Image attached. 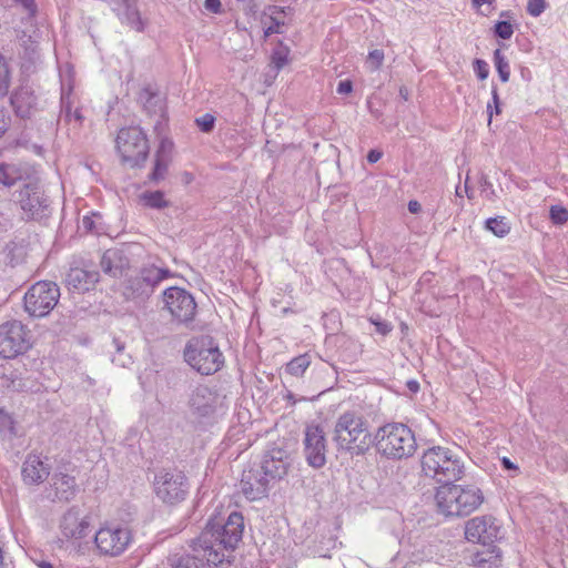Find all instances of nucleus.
<instances>
[{
  "mask_svg": "<svg viewBox=\"0 0 568 568\" xmlns=\"http://www.w3.org/2000/svg\"><path fill=\"white\" fill-rule=\"evenodd\" d=\"M493 60L500 81L508 82L510 78L509 62L500 49L494 51Z\"/></svg>",
  "mask_w": 568,
  "mask_h": 568,
  "instance_id": "2f4dec72",
  "label": "nucleus"
},
{
  "mask_svg": "<svg viewBox=\"0 0 568 568\" xmlns=\"http://www.w3.org/2000/svg\"><path fill=\"white\" fill-rule=\"evenodd\" d=\"M416 449L417 443L413 430L402 423H393V459L413 457Z\"/></svg>",
  "mask_w": 568,
  "mask_h": 568,
  "instance_id": "a211bd4d",
  "label": "nucleus"
},
{
  "mask_svg": "<svg viewBox=\"0 0 568 568\" xmlns=\"http://www.w3.org/2000/svg\"><path fill=\"white\" fill-rule=\"evenodd\" d=\"M501 561V551L495 545L481 546L471 556V564L476 568H497Z\"/></svg>",
  "mask_w": 568,
  "mask_h": 568,
  "instance_id": "cd10ccee",
  "label": "nucleus"
},
{
  "mask_svg": "<svg viewBox=\"0 0 568 568\" xmlns=\"http://www.w3.org/2000/svg\"><path fill=\"white\" fill-rule=\"evenodd\" d=\"M99 280V273L82 267H72L67 274V285L78 292L89 291Z\"/></svg>",
  "mask_w": 568,
  "mask_h": 568,
  "instance_id": "a878e982",
  "label": "nucleus"
},
{
  "mask_svg": "<svg viewBox=\"0 0 568 568\" xmlns=\"http://www.w3.org/2000/svg\"><path fill=\"white\" fill-rule=\"evenodd\" d=\"M17 201L28 219L42 220L50 214L49 199L36 181L23 185L18 192Z\"/></svg>",
  "mask_w": 568,
  "mask_h": 568,
  "instance_id": "ddd939ff",
  "label": "nucleus"
},
{
  "mask_svg": "<svg viewBox=\"0 0 568 568\" xmlns=\"http://www.w3.org/2000/svg\"><path fill=\"white\" fill-rule=\"evenodd\" d=\"M22 171L16 164L0 163V183L11 186L22 180Z\"/></svg>",
  "mask_w": 568,
  "mask_h": 568,
  "instance_id": "c85d7f7f",
  "label": "nucleus"
},
{
  "mask_svg": "<svg viewBox=\"0 0 568 568\" xmlns=\"http://www.w3.org/2000/svg\"><path fill=\"white\" fill-rule=\"evenodd\" d=\"M154 101V103L156 104L158 102H161L160 98L158 97H151L148 101V103H152Z\"/></svg>",
  "mask_w": 568,
  "mask_h": 568,
  "instance_id": "338daca9",
  "label": "nucleus"
},
{
  "mask_svg": "<svg viewBox=\"0 0 568 568\" xmlns=\"http://www.w3.org/2000/svg\"><path fill=\"white\" fill-rule=\"evenodd\" d=\"M547 469L552 473L565 474L568 470V456L566 450L556 443L545 444L541 448Z\"/></svg>",
  "mask_w": 568,
  "mask_h": 568,
  "instance_id": "393cba45",
  "label": "nucleus"
},
{
  "mask_svg": "<svg viewBox=\"0 0 568 568\" xmlns=\"http://www.w3.org/2000/svg\"><path fill=\"white\" fill-rule=\"evenodd\" d=\"M17 435L16 423L12 416L0 408V436L3 439H12Z\"/></svg>",
  "mask_w": 568,
  "mask_h": 568,
  "instance_id": "473e14b6",
  "label": "nucleus"
},
{
  "mask_svg": "<svg viewBox=\"0 0 568 568\" xmlns=\"http://www.w3.org/2000/svg\"><path fill=\"white\" fill-rule=\"evenodd\" d=\"M48 565H50V564L45 562V561H42L41 564H39V567L40 568H47Z\"/></svg>",
  "mask_w": 568,
  "mask_h": 568,
  "instance_id": "774afa93",
  "label": "nucleus"
},
{
  "mask_svg": "<svg viewBox=\"0 0 568 568\" xmlns=\"http://www.w3.org/2000/svg\"><path fill=\"white\" fill-rule=\"evenodd\" d=\"M399 97H400V99H402V100L407 101V100H408V97H409V91H408V89H407V88H405V87H402V88L399 89Z\"/></svg>",
  "mask_w": 568,
  "mask_h": 568,
  "instance_id": "0e129e2a",
  "label": "nucleus"
},
{
  "mask_svg": "<svg viewBox=\"0 0 568 568\" xmlns=\"http://www.w3.org/2000/svg\"><path fill=\"white\" fill-rule=\"evenodd\" d=\"M31 346L30 334L19 321H9L0 325V356L14 358Z\"/></svg>",
  "mask_w": 568,
  "mask_h": 568,
  "instance_id": "f8f14e48",
  "label": "nucleus"
},
{
  "mask_svg": "<svg viewBox=\"0 0 568 568\" xmlns=\"http://www.w3.org/2000/svg\"><path fill=\"white\" fill-rule=\"evenodd\" d=\"M115 150L122 164L129 168L141 166L149 154L146 135L140 126L122 128L115 139Z\"/></svg>",
  "mask_w": 568,
  "mask_h": 568,
  "instance_id": "423d86ee",
  "label": "nucleus"
},
{
  "mask_svg": "<svg viewBox=\"0 0 568 568\" xmlns=\"http://www.w3.org/2000/svg\"><path fill=\"white\" fill-rule=\"evenodd\" d=\"M377 331L381 333V334H386L387 333V324L385 323H381V322H374Z\"/></svg>",
  "mask_w": 568,
  "mask_h": 568,
  "instance_id": "680f3d73",
  "label": "nucleus"
},
{
  "mask_svg": "<svg viewBox=\"0 0 568 568\" xmlns=\"http://www.w3.org/2000/svg\"><path fill=\"white\" fill-rule=\"evenodd\" d=\"M520 73H521V78L524 80H526V81H530L531 80V73H530V70L528 68H521Z\"/></svg>",
  "mask_w": 568,
  "mask_h": 568,
  "instance_id": "e2e57ef3",
  "label": "nucleus"
},
{
  "mask_svg": "<svg viewBox=\"0 0 568 568\" xmlns=\"http://www.w3.org/2000/svg\"><path fill=\"white\" fill-rule=\"evenodd\" d=\"M485 227L498 237H504L510 232L509 223L505 216L489 217L485 221Z\"/></svg>",
  "mask_w": 568,
  "mask_h": 568,
  "instance_id": "c756f323",
  "label": "nucleus"
},
{
  "mask_svg": "<svg viewBox=\"0 0 568 568\" xmlns=\"http://www.w3.org/2000/svg\"><path fill=\"white\" fill-rule=\"evenodd\" d=\"M405 386H406L408 393L412 394V395L417 394L419 392V388H420V385H419L417 379H408L405 383Z\"/></svg>",
  "mask_w": 568,
  "mask_h": 568,
  "instance_id": "6e6d98bb",
  "label": "nucleus"
},
{
  "mask_svg": "<svg viewBox=\"0 0 568 568\" xmlns=\"http://www.w3.org/2000/svg\"><path fill=\"white\" fill-rule=\"evenodd\" d=\"M333 439L337 449L356 456L364 455L373 444L366 422L354 412H345L337 418Z\"/></svg>",
  "mask_w": 568,
  "mask_h": 568,
  "instance_id": "20e7f679",
  "label": "nucleus"
},
{
  "mask_svg": "<svg viewBox=\"0 0 568 568\" xmlns=\"http://www.w3.org/2000/svg\"><path fill=\"white\" fill-rule=\"evenodd\" d=\"M53 490V499L58 501H70L78 494L75 478L64 473H55L50 483Z\"/></svg>",
  "mask_w": 568,
  "mask_h": 568,
  "instance_id": "b1692460",
  "label": "nucleus"
},
{
  "mask_svg": "<svg viewBox=\"0 0 568 568\" xmlns=\"http://www.w3.org/2000/svg\"><path fill=\"white\" fill-rule=\"evenodd\" d=\"M388 425H384L378 428L377 433L374 436V445L377 449V452L388 458V448L389 443L386 442V439L389 436V433L387 432Z\"/></svg>",
  "mask_w": 568,
  "mask_h": 568,
  "instance_id": "f704fd0d",
  "label": "nucleus"
},
{
  "mask_svg": "<svg viewBox=\"0 0 568 568\" xmlns=\"http://www.w3.org/2000/svg\"><path fill=\"white\" fill-rule=\"evenodd\" d=\"M10 85V75L8 65L0 54V97H4L8 93Z\"/></svg>",
  "mask_w": 568,
  "mask_h": 568,
  "instance_id": "79ce46f5",
  "label": "nucleus"
},
{
  "mask_svg": "<svg viewBox=\"0 0 568 568\" xmlns=\"http://www.w3.org/2000/svg\"><path fill=\"white\" fill-rule=\"evenodd\" d=\"M384 57L385 55L382 50L375 49V50L371 51L368 53L367 61H366L367 68L371 71L377 70L379 68V65L382 64Z\"/></svg>",
  "mask_w": 568,
  "mask_h": 568,
  "instance_id": "37998d69",
  "label": "nucleus"
},
{
  "mask_svg": "<svg viewBox=\"0 0 568 568\" xmlns=\"http://www.w3.org/2000/svg\"><path fill=\"white\" fill-rule=\"evenodd\" d=\"M169 162L170 161H168V159L155 158L154 168L150 175L151 181L159 182L164 179L165 173L168 171Z\"/></svg>",
  "mask_w": 568,
  "mask_h": 568,
  "instance_id": "a19ab883",
  "label": "nucleus"
},
{
  "mask_svg": "<svg viewBox=\"0 0 568 568\" xmlns=\"http://www.w3.org/2000/svg\"><path fill=\"white\" fill-rule=\"evenodd\" d=\"M131 541V530L115 523L102 525L94 534V546L101 556L118 557L128 549Z\"/></svg>",
  "mask_w": 568,
  "mask_h": 568,
  "instance_id": "6e6552de",
  "label": "nucleus"
},
{
  "mask_svg": "<svg viewBox=\"0 0 568 568\" xmlns=\"http://www.w3.org/2000/svg\"><path fill=\"white\" fill-rule=\"evenodd\" d=\"M474 72L479 80H486L489 75V65L483 59H475L473 62Z\"/></svg>",
  "mask_w": 568,
  "mask_h": 568,
  "instance_id": "a18cd8bd",
  "label": "nucleus"
},
{
  "mask_svg": "<svg viewBox=\"0 0 568 568\" xmlns=\"http://www.w3.org/2000/svg\"><path fill=\"white\" fill-rule=\"evenodd\" d=\"M501 112V103L498 94V89L496 84L491 85V101L487 103V113L488 121H491L494 114H500Z\"/></svg>",
  "mask_w": 568,
  "mask_h": 568,
  "instance_id": "ea45409f",
  "label": "nucleus"
},
{
  "mask_svg": "<svg viewBox=\"0 0 568 568\" xmlns=\"http://www.w3.org/2000/svg\"><path fill=\"white\" fill-rule=\"evenodd\" d=\"M304 455L313 468H322L326 464L327 442L324 428L318 424H308L304 430Z\"/></svg>",
  "mask_w": 568,
  "mask_h": 568,
  "instance_id": "2eb2a0df",
  "label": "nucleus"
},
{
  "mask_svg": "<svg viewBox=\"0 0 568 568\" xmlns=\"http://www.w3.org/2000/svg\"><path fill=\"white\" fill-rule=\"evenodd\" d=\"M465 536L468 541L478 542L481 546L494 545L501 538L499 521L489 515L469 519L465 527Z\"/></svg>",
  "mask_w": 568,
  "mask_h": 568,
  "instance_id": "dca6fc26",
  "label": "nucleus"
},
{
  "mask_svg": "<svg viewBox=\"0 0 568 568\" xmlns=\"http://www.w3.org/2000/svg\"><path fill=\"white\" fill-rule=\"evenodd\" d=\"M216 404V393L203 385L195 387L189 399V405L193 414L202 417L211 415L215 410Z\"/></svg>",
  "mask_w": 568,
  "mask_h": 568,
  "instance_id": "412c9836",
  "label": "nucleus"
},
{
  "mask_svg": "<svg viewBox=\"0 0 568 568\" xmlns=\"http://www.w3.org/2000/svg\"><path fill=\"white\" fill-rule=\"evenodd\" d=\"M11 104L20 118H29L37 109V98L29 87H21L11 97Z\"/></svg>",
  "mask_w": 568,
  "mask_h": 568,
  "instance_id": "bb28decb",
  "label": "nucleus"
},
{
  "mask_svg": "<svg viewBox=\"0 0 568 568\" xmlns=\"http://www.w3.org/2000/svg\"><path fill=\"white\" fill-rule=\"evenodd\" d=\"M495 0H473L474 7H481L484 4H491Z\"/></svg>",
  "mask_w": 568,
  "mask_h": 568,
  "instance_id": "69168bd1",
  "label": "nucleus"
},
{
  "mask_svg": "<svg viewBox=\"0 0 568 568\" xmlns=\"http://www.w3.org/2000/svg\"><path fill=\"white\" fill-rule=\"evenodd\" d=\"M16 2L20 3L26 10H28L30 13H34L36 11V4L33 0H14Z\"/></svg>",
  "mask_w": 568,
  "mask_h": 568,
  "instance_id": "4d7b16f0",
  "label": "nucleus"
},
{
  "mask_svg": "<svg viewBox=\"0 0 568 568\" xmlns=\"http://www.w3.org/2000/svg\"><path fill=\"white\" fill-rule=\"evenodd\" d=\"M383 153L378 150H372L369 151V153L367 154V161L369 163H376L377 161H379V159L382 158Z\"/></svg>",
  "mask_w": 568,
  "mask_h": 568,
  "instance_id": "052dcab7",
  "label": "nucleus"
},
{
  "mask_svg": "<svg viewBox=\"0 0 568 568\" xmlns=\"http://www.w3.org/2000/svg\"><path fill=\"white\" fill-rule=\"evenodd\" d=\"M419 462L423 476L440 486L456 483L465 474V463L448 447H428L423 452Z\"/></svg>",
  "mask_w": 568,
  "mask_h": 568,
  "instance_id": "f03ea898",
  "label": "nucleus"
},
{
  "mask_svg": "<svg viewBox=\"0 0 568 568\" xmlns=\"http://www.w3.org/2000/svg\"><path fill=\"white\" fill-rule=\"evenodd\" d=\"M143 205L151 209H164L169 206V202L164 197V193L161 191H146L140 196Z\"/></svg>",
  "mask_w": 568,
  "mask_h": 568,
  "instance_id": "7c9ffc66",
  "label": "nucleus"
},
{
  "mask_svg": "<svg viewBox=\"0 0 568 568\" xmlns=\"http://www.w3.org/2000/svg\"><path fill=\"white\" fill-rule=\"evenodd\" d=\"M171 275L169 268L155 265L143 266L136 274L131 275L123 284V296L130 301L146 300L161 281Z\"/></svg>",
  "mask_w": 568,
  "mask_h": 568,
  "instance_id": "0eeeda50",
  "label": "nucleus"
},
{
  "mask_svg": "<svg viewBox=\"0 0 568 568\" xmlns=\"http://www.w3.org/2000/svg\"><path fill=\"white\" fill-rule=\"evenodd\" d=\"M290 49L286 45H278L272 54V63L277 70H281L288 62Z\"/></svg>",
  "mask_w": 568,
  "mask_h": 568,
  "instance_id": "e433bc0d",
  "label": "nucleus"
},
{
  "mask_svg": "<svg viewBox=\"0 0 568 568\" xmlns=\"http://www.w3.org/2000/svg\"><path fill=\"white\" fill-rule=\"evenodd\" d=\"M353 85L349 80H343L338 83L336 92L338 94H348L352 92Z\"/></svg>",
  "mask_w": 568,
  "mask_h": 568,
  "instance_id": "5fc2aeb1",
  "label": "nucleus"
},
{
  "mask_svg": "<svg viewBox=\"0 0 568 568\" xmlns=\"http://www.w3.org/2000/svg\"><path fill=\"white\" fill-rule=\"evenodd\" d=\"M60 288L54 282L40 281L24 294V310L33 317H44L57 306Z\"/></svg>",
  "mask_w": 568,
  "mask_h": 568,
  "instance_id": "1a4fd4ad",
  "label": "nucleus"
},
{
  "mask_svg": "<svg viewBox=\"0 0 568 568\" xmlns=\"http://www.w3.org/2000/svg\"><path fill=\"white\" fill-rule=\"evenodd\" d=\"M172 150H173V142L168 139H163L160 142V146L156 151L155 158H164V159H168V161H170V155L172 153Z\"/></svg>",
  "mask_w": 568,
  "mask_h": 568,
  "instance_id": "09e8293b",
  "label": "nucleus"
},
{
  "mask_svg": "<svg viewBox=\"0 0 568 568\" xmlns=\"http://www.w3.org/2000/svg\"><path fill=\"white\" fill-rule=\"evenodd\" d=\"M268 479L261 476L260 470L250 469L244 471L241 479V490L250 500H257L267 493Z\"/></svg>",
  "mask_w": 568,
  "mask_h": 568,
  "instance_id": "4be33fe9",
  "label": "nucleus"
},
{
  "mask_svg": "<svg viewBox=\"0 0 568 568\" xmlns=\"http://www.w3.org/2000/svg\"><path fill=\"white\" fill-rule=\"evenodd\" d=\"M194 559H196L194 556L190 557L174 555L169 558V561L172 568H189L190 562L193 561Z\"/></svg>",
  "mask_w": 568,
  "mask_h": 568,
  "instance_id": "de8ad7c7",
  "label": "nucleus"
},
{
  "mask_svg": "<svg viewBox=\"0 0 568 568\" xmlns=\"http://www.w3.org/2000/svg\"><path fill=\"white\" fill-rule=\"evenodd\" d=\"M100 266L106 275L120 277L129 268L130 261L122 251L111 248L102 254Z\"/></svg>",
  "mask_w": 568,
  "mask_h": 568,
  "instance_id": "5701e85b",
  "label": "nucleus"
},
{
  "mask_svg": "<svg viewBox=\"0 0 568 568\" xmlns=\"http://www.w3.org/2000/svg\"><path fill=\"white\" fill-rule=\"evenodd\" d=\"M187 364L202 375L216 373L224 365V356L217 344L209 336L193 338L184 351Z\"/></svg>",
  "mask_w": 568,
  "mask_h": 568,
  "instance_id": "39448f33",
  "label": "nucleus"
},
{
  "mask_svg": "<svg viewBox=\"0 0 568 568\" xmlns=\"http://www.w3.org/2000/svg\"><path fill=\"white\" fill-rule=\"evenodd\" d=\"M549 219L555 225H562L568 221V210L562 205H551L549 209Z\"/></svg>",
  "mask_w": 568,
  "mask_h": 568,
  "instance_id": "4c0bfd02",
  "label": "nucleus"
},
{
  "mask_svg": "<svg viewBox=\"0 0 568 568\" xmlns=\"http://www.w3.org/2000/svg\"><path fill=\"white\" fill-rule=\"evenodd\" d=\"M62 114L69 123H73L74 128L78 129L82 125L83 115L80 109L72 110L71 104L69 102H64L62 99Z\"/></svg>",
  "mask_w": 568,
  "mask_h": 568,
  "instance_id": "c9c22d12",
  "label": "nucleus"
},
{
  "mask_svg": "<svg viewBox=\"0 0 568 568\" xmlns=\"http://www.w3.org/2000/svg\"><path fill=\"white\" fill-rule=\"evenodd\" d=\"M435 499L438 511L444 516L464 517L474 513L484 503V494L476 485L453 483L439 486Z\"/></svg>",
  "mask_w": 568,
  "mask_h": 568,
  "instance_id": "7ed1b4c3",
  "label": "nucleus"
},
{
  "mask_svg": "<svg viewBox=\"0 0 568 568\" xmlns=\"http://www.w3.org/2000/svg\"><path fill=\"white\" fill-rule=\"evenodd\" d=\"M273 19V24L270 26L266 30H265V36H270L272 33H282V27L284 26V22H280L276 18H272Z\"/></svg>",
  "mask_w": 568,
  "mask_h": 568,
  "instance_id": "864d4df0",
  "label": "nucleus"
},
{
  "mask_svg": "<svg viewBox=\"0 0 568 568\" xmlns=\"http://www.w3.org/2000/svg\"><path fill=\"white\" fill-rule=\"evenodd\" d=\"M291 465V458L286 450L282 448H272L267 450L261 464V470L268 479H281L287 474Z\"/></svg>",
  "mask_w": 568,
  "mask_h": 568,
  "instance_id": "6ab92c4d",
  "label": "nucleus"
},
{
  "mask_svg": "<svg viewBox=\"0 0 568 568\" xmlns=\"http://www.w3.org/2000/svg\"><path fill=\"white\" fill-rule=\"evenodd\" d=\"M546 9L545 0H528L527 12L531 17H539Z\"/></svg>",
  "mask_w": 568,
  "mask_h": 568,
  "instance_id": "49530a36",
  "label": "nucleus"
},
{
  "mask_svg": "<svg viewBox=\"0 0 568 568\" xmlns=\"http://www.w3.org/2000/svg\"><path fill=\"white\" fill-rule=\"evenodd\" d=\"M164 306L171 317L180 324L191 323L196 314L194 297L180 287H169L163 292Z\"/></svg>",
  "mask_w": 568,
  "mask_h": 568,
  "instance_id": "4468645a",
  "label": "nucleus"
},
{
  "mask_svg": "<svg viewBox=\"0 0 568 568\" xmlns=\"http://www.w3.org/2000/svg\"><path fill=\"white\" fill-rule=\"evenodd\" d=\"M195 122L202 132L210 133L214 129L215 118L210 113H205L197 118Z\"/></svg>",
  "mask_w": 568,
  "mask_h": 568,
  "instance_id": "c03bdc74",
  "label": "nucleus"
},
{
  "mask_svg": "<svg viewBox=\"0 0 568 568\" xmlns=\"http://www.w3.org/2000/svg\"><path fill=\"white\" fill-rule=\"evenodd\" d=\"M494 34L503 40H509L514 34V27L510 21H497L494 26Z\"/></svg>",
  "mask_w": 568,
  "mask_h": 568,
  "instance_id": "58836bf2",
  "label": "nucleus"
},
{
  "mask_svg": "<svg viewBox=\"0 0 568 568\" xmlns=\"http://www.w3.org/2000/svg\"><path fill=\"white\" fill-rule=\"evenodd\" d=\"M204 8L209 12L220 13L222 10V3L220 0H205Z\"/></svg>",
  "mask_w": 568,
  "mask_h": 568,
  "instance_id": "8fccbe9b",
  "label": "nucleus"
},
{
  "mask_svg": "<svg viewBox=\"0 0 568 568\" xmlns=\"http://www.w3.org/2000/svg\"><path fill=\"white\" fill-rule=\"evenodd\" d=\"M9 116L2 105H0V136L8 130Z\"/></svg>",
  "mask_w": 568,
  "mask_h": 568,
  "instance_id": "603ef678",
  "label": "nucleus"
},
{
  "mask_svg": "<svg viewBox=\"0 0 568 568\" xmlns=\"http://www.w3.org/2000/svg\"><path fill=\"white\" fill-rule=\"evenodd\" d=\"M90 527L91 517L78 506L68 508L59 521L61 536L72 541L80 554H84V550L88 548L89 542L83 545L81 541L90 535Z\"/></svg>",
  "mask_w": 568,
  "mask_h": 568,
  "instance_id": "9d476101",
  "label": "nucleus"
},
{
  "mask_svg": "<svg viewBox=\"0 0 568 568\" xmlns=\"http://www.w3.org/2000/svg\"><path fill=\"white\" fill-rule=\"evenodd\" d=\"M156 497L165 504L174 505L185 499L189 491L187 479L180 470H161L153 481Z\"/></svg>",
  "mask_w": 568,
  "mask_h": 568,
  "instance_id": "9b49d317",
  "label": "nucleus"
},
{
  "mask_svg": "<svg viewBox=\"0 0 568 568\" xmlns=\"http://www.w3.org/2000/svg\"><path fill=\"white\" fill-rule=\"evenodd\" d=\"M407 209L410 213L417 214L422 210V205L417 200H410L407 204Z\"/></svg>",
  "mask_w": 568,
  "mask_h": 568,
  "instance_id": "13d9d810",
  "label": "nucleus"
},
{
  "mask_svg": "<svg viewBox=\"0 0 568 568\" xmlns=\"http://www.w3.org/2000/svg\"><path fill=\"white\" fill-rule=\"evenodd\" d=\"M119 21L136 32H143L146 21L142 19L138 0H106Z\"/></svg>",
  "mask_w": 568,
  "mask_h": 568,
  "instance_id": "f3484780",
  "label": "nucleus"
},
{
  "mask_svg": "<svg viewBox=\"0 0 568 568\" xmlns=\"http://www.w3.org/2000/svg\"><path fill=\"white\" fill-rule=\"evenodd\" d=\"M244 518L233 511L224 524L209 521L204 531L193 542L194 557L215 567L223 565L226 550H233L241 541Z\"/></svg>",
  "mask_w": 568,
  "mask_h": 568,
  "instance_id": "f257e3e1",
  "label": "nucleus"
},
{
  "mask_svg": "<svg viewBox=\"0 0 568 568\" xmlns=\"http://www.w3.org/2000/svg\"><path fill=\"white\" fill-rule=\"evenodd\" d=\"M50 475V466L39 456L30 454L22 464V480L28 486L42 484Z\"/></svg>",
  "mask_w": 568,
  "mask_h": 568,
  "instance_id": "aec40b11",
  "label": "nucleus"
},
{
  "mask_svg": "<svg viewBox=\"0 0 568 568\" xmlns=\"http://www.w3.org/2000/svg\"><path fill=\"white\" fill-rule=\"evenodd\" d=\"M501 466L506 470H518V466L513 463L508 457L501 458Z\"/></svg>",
  "mask_w": 568,
  "mask_h": 568,
  "instance_id": "bf43d9fd",
  "label": "nucleus"
},
{
  "mask_svg": "<svg viewBox=\"0 0 568 568\" xmlns=\"http://www.w3.org/2000/svg\"><path fill=\"white\" fill-rule=\"evenodd\" d=\"M310 364V356L307 354H304L293 358L290 363H287L285 369L290 375L298 377L304 374V372L308 368Z\"/></svg>",
  "mask_w": 568,
  "mask_h": 568,
  "instance_id": "72a5a7b5",
  "label": "nucleus"
},
{
  "mask_svg": "<svg viewBox=\"0 0 568 568\" xmlns=\"http://www.w3.org/2000/svg\"><path fill=\"white\" fill-rule=\"evenodd\" d=\"M97 214L93 215H84L81 222L82 229H84L87 232H93L95 230L94 224V217H97Z\"/></svg>",
  "mask_w": 568,
  "mask_h": 568,
  "instance_id": "3c124183",
  "label": "nucleus"
}]
</instances>
